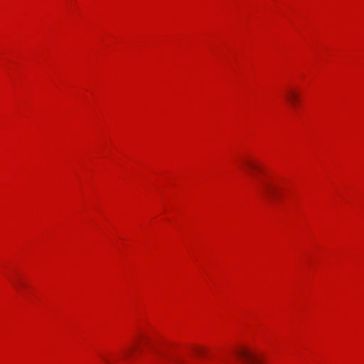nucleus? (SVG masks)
<instances>
[{
	"instance_id": "9d476101",
	"label": "nucleus",
	"mask_w": 364,
	"mask_h": 364,
	"mask_svg": "<svg viewBox=\"0 0 364 364\" xmlns=\"http://www.w3.org/2000/svg\"><path fill=\"white\" fill-rule=\"evenodd\" d=\"M196 352H197V353L200 354L203 353V350L200 349H198V350H196Z\"/></svg>"
},
{
	"instance_id": "39448f33",
	"label": "nucleus",
	"mask_w": 364,
	"mask_h": 364,
	"mask_svg": "<svg viewBox=\"0 0 364 364\" xmlns=\"http://www.w3.org/2000/svg\"><path fill=\"white\" fill-rule=\"evenodd\" d=\"M244 164L247 166L248 168L252 169V170H255V171H259L260 169L254 163L250 161H244Z\"/></svg>"
},
{
	"instance_id": "20e7f679",
	"label": "nucleus",
	"mask_w": 364,
	"mask_h": 364,
	"mask_svg": "<svg viewBox=\"0 0 364 364\" xmlns=\"http://www.w3.org/2000/svg\"><path fill=\"white\" fill-rule=\"evenodd\" d=\"M285 99L292 106L295 107L298 100H299V95L293 90L288 89L287 90V92L284 95Z\"/></svg>"
},
{
	"instance_id": "f257e3e1",
	"label": "nucleus",
	"mask_w": 364,
	"mask_h": 364,
	"mask_svg": "<svg viewBox=\"0 0 364 364\" xmlns=\"http://www.w3.org/2000/svg\"><path fill=\"white\" fill-rule=\"evenodd\" d=\"M259 191L266 197L274 198L280 196L282 188L274 182L262 181Z\"/></svg>"
},
{
	"instance_id": "0eeeda50",
	"label": "nucleus",
	"mask_w": 364,
	"mask_h": 364,
	"mask_svg": "<svg viewBox=\"0 0 364 364\" xmlns=\"http://www.w3.org/2000/svg\"><path fill=\"white\" fill-rule=\"evenodd\" d=\"M173 361L176 363V364H183V360L180 359V358H176V359H173Z\"/></svg>"
},
{
	"instance_id": "f03ea898",
	"label": "nucleus",
	"mask_w": 364,
	"mask_h": 364,
	"mask_svg": "<svg viewBox=\"0 0 364 364\" xmlns=\"http://www.w3.org/2000/svg\"><path fill=\"white\" fill-rule=\"evenodd\" d=\"M148 345L149 341L144 338L142 336H139L138 338L134 340L132 344L122 350V358L124 360H127L134 355L135 351L139 350V352H142L143 350L140 348V346Z\"/></svg>"
},
{
	"instance_id": "6e6552de",
	"label": "nucleus",
	"mask_w": 364,
	"mask_h": 364,
	"mask_svg": "<svg viewBox=\"0 0 364 364\" xmlns=\"http://www.w3.org/2000/svg\"><path fill=\"white\" fill-rule=\"evenodd\" d=\"M102 359L105 360L106 364H111L110 360L109 359H107V358H105V356H102Z\"/></svg>"
},
{
	"instance_id": "1a4fd4ad",
	"label": "nucleus",
	"mask_w": 364,
	"mask_h": 364,
	"mask_svg": "<svg viewBox=\"0 0 364 364\" xmlns=\"http://www.w3.org/2000/svg\"><path fill=\"white\" fill-rule=\"evenodd\" d=\"M13 284H14V286L15 287V288H16L17 290H18V289H19V287H18V284H17L16 282H13Z\"/></svg>"
},
{
	"instance_id": "7ed1b4c3",
	"label": "nucleus",
	"mask_w": 364,
	"mask_h": 364,
	"mask_svg": "<svg viewBox=\"0 0 364 364\" xmlns=\"http://www.w3.org/2000/svg\"><path fill=\"white\" fill-rule=\"evenodd\" d=\"M237 355L242 359L243 364H262V358L259 355L247 350H240L237 352Z\"/></svg>"
},
{
	"instance_id": "423d86ee",
	"label": "nucleus",
	"mask_w": 364,
	"mask_h": 364,
	"mask_svg": "<svg viewBox=\"0 0 364 364\" xmlns=\"http://www.w3.org/2000/svg\"><path fill=\"white\" fill-rule=\"evenodd\" d=\"M151 350H153L154 353H155L156 355H158L159 356H161V357H164L166 358V355L161 351L159 350L158 349L156 348H151Z\"/></svg>"
}]
</instances>
